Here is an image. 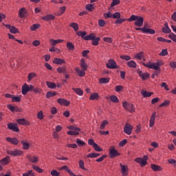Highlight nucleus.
Segmentation results:
<instances>
[{
    "mask_svg": "<svg viewBox=\"0 0 176 176\" xmlns=\"http://www.w3.org/2000/svg\"><path fill=\"white\" fill-rule=\"evenodd\" d=\"M163 65V62L158 60L156 63H151V69H155V71H160V66Z\"/></svg>",
    "mask_w": 176,
    "mask_h": 176,
    "instance_id": "423d86ee",
    "label": "nucleus"
},
{
    "mask_svg": "<svg viewBox=\"0 0 176 176\" xmlns=\"http://www.w3.org/2000/svg\"><path fill=\"white\" fill-rule=\"evenodd\" d=\"M8 128L9 129V130H12L15 133H19V131H20V129H19V127H17V126H16V124L14 123L8 124Z\"/></svg>",
    "mask_w": 176,
    "mask_h": 176,
    "instance_id": "9b49d317",
    "label": "nucleus"
},
{
    "mask_svg": "<svg viewBox=\"0 0 176 176\" xmlns=\"http://www.w3.org/2000/svg\"><path fill=\"white\" fill-rule=\"evenodd\" d=\"M51 175H52V176H59L60 173H58L57 170H52V171H51Z\"/></svg>",
    "mask_w": 176,
    "mask_h": 176,
    "instance_id": "774afa93",
    "label": "nucleus"
},
{
    "mask_svg": "<svg viewBox=\"0 0 176 176\" xmlns=\"http://www.w3.org/2000/svg\"><path fill=\"white\" fill-rule=\"evenodd\" d=\"M108 123L109 122L107 120H103L100 126V130H104V129H105V126H107V124H108Z\"/></svg>",
    "mask_w": 176,
    "mask_h": 176,
    "instance_id": "58836bf2",
    "label": "nucleus"
},
{
    "mask_svg": "<svg viewBox=\"0 0 176 176\" xmlns=\"http://www.w3.org/2000/svg\"><path fill=\"white\" fill-rule=\"evenodd\" d=\"M104 19H112V13L111 12H108V13L104 14Z\"/></svg>",
    "mask_w": 176,
    "mask_h": 176,
    "instance_id": "e2e57ef3",
    "label": "nucleus"
},
{
    "mask_svg": "<svg viewBox=\"0 0 176 176\" xmlns=\"http://www.w3.org/2000/svg\"><path fill=\"white\" fill-rule=\"evenodd\" d=\"M67 129L69 130H72L73 131H75L76 133H79V131H80V129L79 127H76L74 125H70V126H67Z\"/></svg>",
    "mask_w": 176,
    "mask_h": 176,
    "instance_id": "b1692460",
    "label": "nucleus"
},
{
    "mask_svg": "<svg viewBox=\"0 0 176 176\" xmlns=\"http://www.w3.org/2000/svg\"><path fill=\"white\" fill-rule=\"evenodd\" d=\"M170 105V101L169 100H164V102H162L161 104H160V107H167Z\"/></svg>",
    "mask_w": 176,
    "mask_h": 176,
    "instance_id": "0e129e2a",
    "label": "nucleus"
},
{
    "mask_svg": "<svg viewBox=\"0 0 176 176\" xmlns=\"http://www.w3.org/2000/svg\"><path fill=\"white\" fill-rule=\"evenodd\" d=\"M135 58H137V60H142V57H144V52H140L138 54H136L134 56Z\"/></svg>",
    "mask_w": 176,
    "mask_h": 176,
    "instance_id": "c9c22d12",
    "label": "nucleus"
},
{
    "mask_svg": "<svg viewBox=\"0 0 176 176\" xmlns=\"http://www.w3.org/2000/svg\"><path fill=\"white\" fill-rule=\"evenodd\" d=\"M76 72H77L78 76H80L81 78L83 77L85 75H86V71L80 70L79 67H77L76 69Z\"/></svg>",
    "mask_w": 176,
    "mask_h": 176,
    "instance_id": "aec40b11",
    "label": "nucleus"
},
{
    "mask_svg": "<svg viewBox=\"0 0 176 176\" xmlns=\"http://www.w3.org/2000/svg\"><path fill=\"white\" fill-rule=\"evenodd\" d=\"M72 90L75 91L76 94L78 96H83V91L80 88H72Z\"/></svg>",
    "mask_w": 176,
    "mask_h": 176,
    "instance_id": "cd10ccee",
    "label": "nucleus"
},
{
    "mask_svg": "<svg viewBox=\"0 0 176 176\" xmlns=\"http://www.w3.org/2000/svg\"><path fill=\"white\" fill-rule=\"evenodd\" d=\"M94 148L96 152H101L102 151V148H101V147H100L97 143L94 144Z\"/></svg>",
    "mask_w": 176,
    "mask_h": 176,
    "instance_id": "13d9d810",
    "label": "nucleus"
},
{
    "mask_svg": "<svg viewBox=\"0 0 176 176\" xmlns=\"http://www.w3.org/2000/svg\"><path fill=\"white\" fill-rule=\"evenodd\" d=\"M46 85L49 89H56V83L54 82L47 81Z\"/></svg>",
    "mask_w": 176,
    "mask_h": 176,
    "instance_id": "72a5a7b5",
    "label": "nucleus"
},
{
    "mask_svg": "<svg viewBox=\"0 0 176 176\" xmlns=\"http://www.w3.org/2000/svg\"><path fill=\"white\" fill-rule=\"evenodd\" d=\"M98 156H100V153H89V154L87 155V157L93 158V157H98Z\"/></svg>",
    "mask_w": 176,
    "mask_h": 176,
    "instance_id": "4c0bfd02",
    "label": "nucleus"
},
{
    "mask_svg": "<svg viewBox=\"0 0 176 176\" xmlns=\"http://www.w3.org/2000/svg\"><path fill=\"white\" fill-rule=\"evenodd\" d=\"M11 34H17L19 32V30L16 28L14 26H12L11 29L10 30Z\"/></svg>",
    "mask_w": 176,
    "mask_h": 176,
    "instance_id": "6e6d98bb",
    "label": "nucleus"
},
{
    "mask_svg": "<svg viewBox=\"0 0 176 176\" xmlns=\"http://www.w3.org/2000/svg\"><path fill=\"white\" fill-rule=\"evenodd\" d=\"M23 176H35V173L32 171V170H30L28 171V173H23Z\"/></svg>",
    "mask_w": 176,
    "mask_h": 176,
    "instance_id": "a19ab883",
    "label": "nucleus"
},
{
    "mask_svg": "<svg viewBox=\"0 0 176 176\" xmlns=\"http://www.w3.org/2000/svg\"><path fill=\"white\" fill-rule=\"evenodd\" d=\"M153 171H162V166L156 164H151Z\"/></svg>",
    "mask_w": 176,
    "mask_h": 176,
    "instance_id": "a878e982",
    "label": "nucleus"
},
{
    "mask_svg": "<svg viewBox=\"0 0 176 176\" xmlns=\"http://www.w3.org/2000/svg\"><path fill=\"white\" fill-rule=\"evenodd\" d=\"M87 10H89V12H91L94 10V4H87L86 6Z\"/></svg>",
    "mask_w": 176,
    "mask_h": 176,
    "instance_id": "49530a36",
    "label": "nucleus"
},
{
    "mask_svg": "<svg viewBox=\"0 0 176 176\" xmlns=\"http://www.w3.org/2000/svg\"><path fill=\"white\" fill-rule=\"evenodd\" d=\"M16 122L19 124H27V121L24 118L18 119Z\"/></svg>",
    "mask_w": 176,
    "mask_h": 176,
    "instance_id": "37998d69",
    "label": "nucleus"
},
{
    "mask_svg": "<svg viewBox=\"0 0 176 176\" xmlns=\"http://www.w3.org/2000/svg\"><path fill=\"white\" fill-rule=\"evenodd\" d=\"M117 156H120V153L118 152L115 147H111L109 148V157L110 159H113V157H116Z\"/></svg>",
    "mask_w": 176,
    "mask_h": 176,
    "instance_id": "39448f33",
    "label": "nucleus"
},
{
    "mask_svg": "<svg viewBox=\"0 0 176 176\" xmlns=\"http://www.w3.org/2000/svg\"><path fill=\"white\" fill-rule=\"evenodd\" d=\"M120 58L125 60L126 61H129V60H131V57L127 55H122L120 56Z\"/></svg>",
    "mask_w": 176,
    "mask_h": 176,
    "instance_id": "5fc2aeb1",
    "label": "nucleus"
},
{
    "mask_svg": "<svg viewBox=\"0 0 176 176\" xmlns=\"http://www.w3.org/2000/svg\"><path fill=\"white\" fill-rule=\"evenodd\" d=\"M56 71L57 72H58V74H67V67H58Z\"/></svg>",
    "mask_w": 176,
    "mask_h": 176,
    "instance_id": "bb28decb",
    "label": "nucleus"
},
{
    "mask_svg": "<svg viewBox=\"0 0 176 176\" xmlns=\"http://www.w3.org/2000/svg\"><path fill=\"white\" fill-rule=\"evenodd\" d=\"M113 19H120V12H115L113 14H112Z\"/></svg>",
    "mask_w": 176,
    "mask_h": 176,
    "instance_id": "338daca9",
    "label": "nucleus"
},
{
    "mask_svg": "<svg viewBox=\"0 0 176 176\" xmlns=\"http://www.w3.org/2000/svg\"><path fill=\"white\" fill-rule=\"evenodd\" d=\"M139 77L142 79V80H146V79H149V73H144L142 71L138 72Z\"/></svg>",
    "mask_w": 176,
    "mask_h": 176,
    "instance_id": "9d476101",
    "label": "nucleus"
},
{
    "mask_svg": "<svg viewBox=\"0 0 176 176\" xmlns=\"http://www.w3.org/2000/svg\"><path fill=\"white\" fill-rule=\"evenodd\" d=\"M6 141L10 142L11 144H13V145H17V144H19V140H17V138H7Z\"/></svg>",
    "mask_w": 176,
    "mask_h": 176,
    "instance_id": "f3484780",
    "label": "nucleus"
},
{
    "mask_svg": "<svg viewBox=\"0 0 176 176\" xmlns=\"http://www.w3.org/2000/svg\"><path fill=\"white\" fill-rule=\"evenodd\" d=\"M68 135H79V132H76L74 131H67Z\"/></svg>",
    "mask_w": 176,
    "mask_h": 176,
    "instance_id": "4d7b16f0",
    "label": "nucleus"
},
{
    "mask_svg": "<svg viewBox=\"0 0 176 176\" xmlns=\"http://www.w3.org/2000/svg\"><path fill=\"white\" fill-rule=\"evenodd\" d=\"M40 27H41V25L39 24L36 23L30 27V30L32 31H36V30H38V28H39Z\"/></svg>",
    "mask_w": 176,
    "mask_h": 176,
    "instance_id": "c03bdc74",
    "label": "nucleus"
},
{
    "mask_svg": "<svg viewBox=\"0 0 176 176\" xmlns=\"http://www.w3.org/2000/svg\"><path fill=\"white\" fill-rule=\"evenodd\" d=\"M34 90V87L32 85H29L27 84H25L22 86V94L23 96H25L28 91H32Z\"/></svg>",
    "mask_w": 176,
    "mask_h": 176,
    "instance_id": "20e7f679",
    "label": "nucleus"
},
{
    "mask_svg": "<svg viewBox=\"0 0 176 176\" xmlns=\"http://www.w3.org/2000/svg\"><path fill=\"white\" fill-rule=\"evenodd\" d=\"M127 65L129 68H135L137 67V63L134 60H130L127 63Z\"/></svg>",
    "mask_w": 176,
    "mask_h": 176,
    "instance_id": "7c9ffc66",
    "label": "nucleus"
},
{
    "mask_svg": "<svg viewBox=\"0 0 176 176\" xmlns=\"http://www.w3.org/2000/svg\"><path fill=\"white\" fill-rule=\"evenodd\" d=\"M53 63L61 65L63 64H65V60L60 59L58 58H54V59L53 60Z\"/></svg>",
    "mask_w": 176,
    "mask_h": 176,
    "instance_id": "a211bd4d",
    "label": "nucleus"
},
{
    "mask_svg": "<svg viewBox=\"0 0 176 176\" xmlns=\"http://www.w3.org/2000/svg\"><path fill=\"white\" fill-rule=\"evenodd\" d=\"M122 107L126 111H129V112H131V113H133V112L135 111V109L134 108V105H133V104H131V103H129L127 102H124L122 103Z\"/></svg>",
    "mask_w": 176,
    "mask_h": 176,
    "instance_id": "f03ea898",
    "label": "nucleus"
},
{
    "mask_svg": "<svg viewBox=\"0 0 176 176\" xmlns=\"http://www.w3.org/2000/svg\"><path fill=\"white\" fill-rule=\"evenodd\" d=\"M7 153L8 155H10V156H21V155H23V152L17 149L14 151L8 150L7 151Z\"/></svg>",
    "mask_w": 176,
    "mask_h": 176,
    "instance_id": "0eeeda50",
    "label": "nucleus"
},
{
    "mask_svg": "<svg viewBox=\"0 0 176 176\" xmlns=\"http://www.w3.org/2000/svg\"><path fill=\"white\" fill-rule=\"evenodd\" d=\"M96 38L94 34L91 33L89 35H87L85 38V41H93Z\"/></svg>",
    "mask_w": 176,
    "mask_h": 176,
    "instance_id": "f704fd0d",
    "label": "nucleus"
},
{
    "mask_svg": "<svg viewBox=\"0 0 176 176\" xmlns=\"http://www.w3.org/2000/svg\"><path fill=\"white\" fill-rule=\"evenodd\" d=\"M34 78H36V74L34 72H32L28 74V80H32V79H34Z\"/></svg>",
    "mask_w": 176,
    "mask_h": 176,
    "instance_id": "79ce46f5",
    "label": "nucleus"
},
{
    "mask_svg": "<svg viewBox=\"0 0 176 176\" xmlns=\"http://www.w3.org/2000/svg\"><path fill=\"white\" fill-rule=\"evenodd\" d=\"M110 100H111V101H112V102H115V103L119 102V99L118 98V96H111L110 97Z\"/></svg>",
    "mask_w": 176,
    "mask_h": 176,
    "instance_id": "8fccbe9b",
    "label": "nucleus"
},
{
    "mask_svg": "<svg viewBox=\"0 0 176 176\" xmlns=\"http://www.w3.org/2000/svg\"><path fill=\"white\" fill-rule=\"evenodd\" d=\"M27 10H25L24 8H22L19 10V16L21 17V19L27 17Z\"/></svg>",
    "mask_w": 176,
    "mask_h": 176,
    "instance_id": "f8f14e48",
    "label": "nucleus"
},
{
    "mask_svg": "<svg viewBox=\"0 0 176 176\" xmlns=\"http://www.w3.org/2000/svg\"><path fill=\"white\" fill-rule=\"evenodd\" d=\"M8 108L10 111H11V112H21V109L17 107H14L10 104L8 106Z\"/></svg>",
    "mask_w": 176,
    "mask_h": 176,
    "instance_id": "2eb2a0df",
    "label": "nucleus"
},
{
    "mask_svg": "<svg viewBox=\"0 0 176 176\" xmlns=\"http://www.w3.org/2000/svg\"><path fill=\"white\" fill-rule=\"evenodd\" d=\"M80 67L83 71H87V63L85 61V59H81Z\"/></svg>",
    "mask_w": 176,
    "mask_h": 176,
    "instance_id": "4be33fe9",
    "label": "nucleus"
},
{
    "mask_svg": "<svg viewBox=\"0 0 176 176\" xmlns=\"http://www.w3.org/2000/svg\"><path fill=\"white\" fill-rule=\"evenodd\" d=\"M156 32L153 29H148L144 28V30L143 32V34H151V35L153 34H155Z\"/></svg>",
    "mask_w": 176,
    "mask_h": 176,
    "instance_id": "c85d7f7f",
    "label": "nucleus"
},
{
    "mask_svg": "<svg viewBox=\"0 0 176 176\" xmlns=\"http://www.w3.org/2000/svg\"><path fill=\"white\" fill-rule=\"evenodd\" d=\"M127 21L130 22L135 21L134 25H136V27H142L144 25V18L142 16L131 15Z\"/></svg>",
    "mask_w": 176,
    "mask_h": 176,
    "instance_id": "f257e3e1",
    "label": "nucleus"
},
{
    "mask_svg": "<svg viewBox=\"0 0 176 176\" xmlns=\"http://www.w3.org/2000/svg\"><path fill=\"white\" fill-rule=\"evenodd\" d=\"M140 93L144 98H146V97H151L153 94V92H149L144 90H142Z\"/></svg>",
    "mask_w": 176,
    "mask_h": 176,
    "instance_id": "6ab92c4d",
    "label": "nucleus"
},
{
    "mask_svg": "<svg viewBox=\"0 0 176 176\" xmlns=\"http://www.w3.org/2000/svg\"><path fill=\"white\" fill-rule=\"evenodd\" d=\"M28 159L31 163H38V157H32L31 155H28Z\"/></svg>",
    "mask_w": 176,
    "mask_h": 176,
    "instance_id": "5701e85b",
    "label": "nucleus"
},
{
    "mask_svg": "<svg viewBox=\"0 0 176 176\" xmlns=\"http://www.w3.org/2000/svg\"><path fill=\"white\" fill-rule=\"evenodd\" d=\"M21 144H22L23 149H25L26 151H28V149H30V144H28V142H26L25 140H22L21 142Z\"/></svg>",
    "mask_w": 176,
    "mask_h": 176,
    "instance_id": "473e14b6",
    "label": "nucleus"
},
{
    "mask_svg": "<svg viewBox=\"0 0 176 176\" xmlns=\"http://www.w3.org/2000/svg\"><path fill=\"white\" fill-rule=\"evenodd\" d=\"M100 83H109V78H102L99 80Z\"/></svg>",
    "mask_w": 176,
    "mask_h": 176,
    "instance_id": "09e8293b",
    "label": "nucleus"
},
{
    "mask_svg": "<svg viewBox=\"0 0 176 176\" xmlns=\"http://www.w3.org/2000/svg\"><path fill=\"white\" fill-rule=\"evenodd\" d=\"M54 96H56V91H54V92L48 91L46 94V98H50V97H54Z\"/></svg>",
    "mask_w": 176,
    "mask_h": 176,
    "instance_id": "3c124183",
    "label": "nucleus"
},
{
    "mask_svg": "<svg viewBox=\"0 0 176 176\" xmlns=\"http://www.w3.org/2000/svg\"><path fill=\"white\" fill-rule=\"evenodd\" d=\"M120 166L121 167V174H122V175H123V176L129 175V167H127L125 165H123L122 164H120Z\"/></svg>",
    "mask_w": 176,
    "mask_h": 176,
    "instance_id": "1a4fd4ad",
    "label": "nucleus"
},
{
    "mask_svg": "<svg viewBox=\"0 0 176 176\" xmlns=\"http://www.w3.org/2000/svg\"><path fill=\"white\" fill-rule=\"evenodd\" d=\"M98 24L100 27H104L106 22L105 21L102 20V19H99L98 20Z\"/></svg>",
    "mask_w": 176,
    "mask_h": 176,
    "instance_id": "69168bd1",
    "label": "nucleus"
},
{
    "mask_svg": "<svg viewBox=\"0 0 176 176\" xmlns=\"http://www.w3.org/2000/svg\"><path fill=\"white\" fill-rule=\"evenodd\" d=\"M42 20L44 21H49L50 20H54L56 17L53 14H48L44 16H42Z\"/></svg>",
    "mask_w": 176,
    "mask_h": 176,
    "instance_id": "dca6fc26",
    "label": "nucleus"
},
{
    "mask_svg": "<svg viewBox=\"0 0 176 176\" xmlns=\"http://www.w3.org/2000/svg\"><path fill=\"white\" fill-rule=\"evenodd\" d=\"M32 168H33V170H35V171H37V173H43V169L41 168L38 166L33 165Z\"/></svg>",
    "mask_w": 176,
    "mask_h": 176,
    "instance_id": "ea45409f",
    "label": "nucleus"
},
{
    "mask_svg": "<svg viewBox=\"0 0 176 176\" xmlns=\"http://www.w3.org/2000/svg\"><path fill=\"white\" fill-rule=\"evenodd\" d=\"M124 133L128 135H131L133 133V126L126 123L124 127Z\"/></svg>",
    "mask_w": 176,
    "mask_h": 176,
    "instance_id": "6e6552de",
    "label": "nucleus"
},
{
    "mask_svg": "<svg viewBox=\"0 0 176 176\" xmlns=\"http://www.w3.org/2000/svg\"><path fill=\"white\" fill-rule=\"evenodd\" d=\"M162 32L164 34H170L171 33V29H170L169 27L167 28H162Z\"/></svg>",
    "mask_w": 176,
    "mask_h": 176,
    "instance_id": "603ef678",
    "label": "nucleus"
},
{
    "mask_svg": "<svg viewBox=\"0 0 176 176\" xmlns=\"http://www.w3.org/2000/svg\"><path fill=\"white\" fill-rule=\"evenodd\" d=\"M9 156H6L5 158L1 160V164H8V162H9Z\"/></svg>",
    "mask_w": 176,
    "mask_h": 176,
    "instance_id": "864d4df0",
    "label": "nucleus"
},
{
    "mask_svg": "<svg viewBox=\"0 0 176 176\" xmlns=\"http://www.w3.org/2000/svg\"><path fill=\"white\" fill-rule=\"evenodd\" d=\"M135 162H136V163H139L140 164V167H144V166H146L147 164V162L142 158H136Z\"/></svg>",
    "mask_w": 176,
    "mask_h": 176,
    "instance_id": "4468645a",
    "label": "nucleus"
},
{
    "mask_svg": "<svg viewBox=\"0 0 176 176\" xmlns=\"http://www.w3.org/2000/svg\"><path fill=\"white\" fill-rule=\"evenodd\" d=\"M98 42H100V37H95L93 40H92V45L94 46H98Z\"/></svg>",
    "mask_w": 176,
    "mask_h": 176,
    "instance_id": "e433bc0d",
    "label": "nucleus"
},
{
    "mask_svg": "<svg viewBox=\"0 0 176 176\" xmlns=\"http://www.w3.org/2000/svg\"><path fill=\"white\" fill-rule=\"evenodd\" d=\"M58 102L60 105H65V107H68V105H69V104H70L69 101H68L65 99H63V98H58Z\"/></svg>",
    "mask_w": 176,
    "mask_h": 176,
    "instance_id": "ddd939ff",
    "label": "nucleus"
},
{
    "mask_svg": "<svg viewBox=\"0 0 176 176\" xmlns=\"http://www.w3.org/2000/svg\"><path fill=\"white\" fill-rule=\"evenodd\" d=\"M52 46H56V45H57L58 43H61V42H64V40L62 39H58V40H54V39H51L50 41Z\"/></svg>",
    "mask_w": 176,
    "mask_h": 176,
    "instance_id": "412c9836",
    "label": "nucleus"
},
{
    "mask_svg": "<svg viewBox=\"0 0 176 176\" xmlns=\"http://www.w3.org/2000/svg\"><path fill=\"white\" fill-rule=\"evenodd\" d=\"M98 98H100V96H98V93L91 94L89 97V100L91 101H94V100H98Z\"/></svg>",
    "mask_w": 176,
    "mask_h": 176,
    "instance_id": "393cba45",
    "label": "nucleus"
},
{
    "mask_svg": "<svg viewBox=\"0 0 176 176\" xmlns=\"http://www.w3.org/2000/svg\"><path fill=\"white\" fill-rule=\"evenodd\" d=\"M120 3V0H113L110 6L111 8H113V6H116V5H119Z\"/></svg>",
    "mask_w": 176,
    "mask_h": 176,
    "instance_id": "de8ad7c7",
    "label": "nucleus"
},
{
    "mask_svg": "<svg viewBox=\"0 0 176 176\" xmlns=\"http://www.w3.org/2000/svg\"><path fill=\"white\" fill-rule=\"evenodd\" d=\"M69 27H71L72 28H73L74 30V31H78V30H79V25H78V23H71L69 25Z\"/></svg>",
    "mask_w": 176,
    "mask_h": 176,
    "instance_id": "c756f323",
    "label": "nucleus"
},
{
    "mask_svg": "<svg viewBox=\"0 0 176 176\" xmlns=\"http://www.w3.org/2000/svg\"><path fill=\"white\" fill-rule=\"evenodd\" d=\"M76 144H78V146H83L85 145V142L80 140V139H76Z\"/></svg>",
    "mask_w": 176,
    "mask_h": 176,
    "instance_id": "052dcab7",
    "label": "nucleus"
},
{
    "mask_svg": "<svg viewBox=\"0 0 176 176\" xmlns=\"http://www.w3.org/2000/svg\"><path fill=\"white\" fill-rule=\"evenodd\" d=\"M168 37H169L172 41H173V42H176V35H175V34H174V33H170V34L168 35Z\"/></svg>",
    "mask_w": 176,
    "mask_h": 176,
    "instance_id": "680f3d73",
    "label": "nucleus"
},
{
    "mask_svg": "<svg viewBox=\"0 0 176 176\" xmlns=\"http://www.w3.org/2000/svg\"><path fill=\"white\" fill-rule=\"evenodd\" d=\"M107 68L109 69H119V66L116 64L113 59H109V62L107 63Z\"/></svg>",
    "mask_w": 176,
    "mask_h": 176,
    "instance_id": "7ed1b4c3",
    "label": "nucleus"
},
{
    "mask_svg": "<svg viewBox=\"0 0 176 176\" xmlns=\"http://www.w3.org/2000/svg\"><path fill=\"white\" fill-rule=\"evenodd\" d=\"M67 48L68 50H75V45L72 42H67Z\"/></svg>",
    "mask_w": 176,
    "mask_h": 176,
    "instance_id": "2f4dec72",
    "label": "nucleus"
},
{
    "mask_svg": "<svg viewBox=\"0 0 176 176\" xmlns=\"http://www.w3.org/2000/svg\"><path fill=\"white\" fill-rule=\"evenodd\" d=\"M126 19H118L116 21L115 23L116 24H122V23H124V21H126Z\"/></svg>",
    "mask_w": 176,
    "mask_h": 176,
    "instance_id": "bf43d9fd",
    "label": "nucleus"
},
{
    "mask_svg": "<svg viewBox=\"0 0 176 176\" xmlns=\"http://www.w3.org/2000/svg\"><path fill=\"white\" fill-rule=\"evenodd\" d=\"M12 102H20L21 101V98L19 96H12Z\"/></svg>",
    "mask_w": 176,
    "mask_h": 176,
    "instance_id": "a18cd8bd",
    "label": "nucleus"
}]
</instances>
